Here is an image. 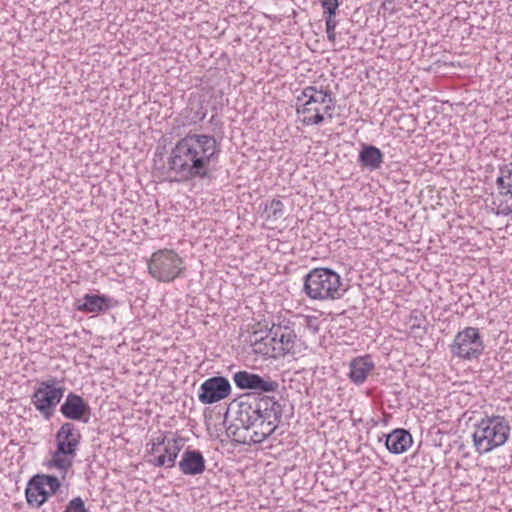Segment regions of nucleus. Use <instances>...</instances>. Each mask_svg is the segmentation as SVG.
Returning <instances> with one entry per match:
<instances>
[{"label":"nucleus","instance_id":"32","mask_svg":"<svg viewBox=\"0 0 512 512\" xmlns=\"http://www.w3.org/2000/svg\"><path fill=\"white\" fill-rule=\"evenodd\" d=\"M327 21H330V24H333V25H337L338 24V22L336 20V17L326 18L325 19V23H327Z\"/></svg>","mask_w":512,"mask_h":512},{"label":"nucleus","instance_id":"31","mask_svg":"<svg viewBox=\"0 0 512 512\" xmlns=\"http://www.w3.org/2000/svg\"><path fill=\"white\" fill-rule=\"evenodd\" d=\"M512 214V206H506L504 207L503 209L497 211V215H503V216H508Z\"/></svg>","mask_w":512,"mask_h":512},{"label":"nucleus","instance_id":"27","mask_svg":"<svg viewBox=\"0 0 512 512\" xmlns=\"http://www.w3.org/2000/svg\"><path fill=\"white\" fill-rule=\"evenodd\" d=\"M324 92H327L329 96H326L324 102L321 103L324 105L322 114H324V116L326 115L327 118L331 120L333 118L336 99L329 89H324Z\"/></svg>","mask_w":512,"mask_h":512},{"label":"nucleus","instance_id":"7","mask_svg":"<svg viewBox=\"0 0 512 512\" xmlns=\"http://www.w3.org/2000/svg\"><path fill=\"white\" fill-rule=\"evenodd\" d=\"M326 96L329 94L324 92L322 86L319 89L316 86H307L302 90L301 95L297 97L296 113L299 116L303 115L301 119L303 125H320L324 122L325 118L320 105Z\"/></svg>","mask_w":512,"mask_h":512},{"label":"nucleus","instance_id":"29","mask_svg":"<svg viewBox=\"0 0 512 512\" xmlns=\"http://www.w3.org/2000/svg\"><path fill=\"white\" fill-rule=\"evenodd\" d=\"M321 7L323 9L324 19L336 17L337 10L339 8V2H323L321 3Z\"/></svg>","mask_w":512,"mask_h":512},{"label":"nucleus","instance_id":"16","mask_svg":"<svg viewBox=\"0 0 512 512\" xmlns=\"http://www.w3.org/2000/svg\"><path fill=\"white\" fill-rule=\"evenodd\" d=\"M205 459L199 450L187 448L178 464L184 475H198L205 471Z\"/></svg>","mask_w":512,"mask_h":512},{"label":"nucleus","instance_id":"15","mask_svg":"<svg viewBox=\"0 0 512 512\" xmlns=\"http://www.w3.org/2000/svg\"><path fill=\"white\" fill-rule=\"evenodd\" d=\"M116 304L111 297L99 294H85L76 305L78 311L85 313H101L111 309Z\"/></svg>","mask_w":512,"mask_h":512},{"label":"nucleus","instance_id":"24","mask_svg":"<svg viewBox=\"0 0 512 512\" xmlns=\"http://www.w3.org/2000/svg\"><path fill=\"white\" fill-rule=\"evenodd\" d=\"M189 114L186 116L189 124H196L204 120L207 115V110L203 107L202 103L191 102L188 106Z\"/></svg>","mask_w":512,"mask_h":512},{"label":"nucleus","instance_id":"30","mask_svg":"<svg viewBox=\"0 0 512 512\" xmlns=\"http://www.w3.org/2000/svg\"><path fill=\"white\" fill-rule=\"evenodd\" d=\"M325 24H326L327 39L329 40V42L334 43L336 40L335 29H336L337 25L330 24V21H327V23H325Z\"/></svg>","mask_w":512,"mask_h":512},{"label":"nucleus","instance_id":"4","mask_svg":"<svg viewBox=\"0 0 512 512\" xmlns=\"http://www.w3.org/2000/svg\"><path fill=\"white\" fill-rule=\"evenodd\" d=\"M509 421L501 415H486L474 424L473 445L479 454L503 446L510 436Z\"/></svg>","mask_w":512,"mask_h":512},{"label":"nucleus","instance_id":"6","mask_svg":"<svg viewBox=\"0 0 512 512\" xmlns=\"http://www.w3.org/2000/svg\"><path fill=\"white\" fill-rule=\"evenodd\" d=\"M185 267L182 258L170 249L154 252L148 262L150 275L160 282H172L181 276Z\"/></svg>","mask_w":512,"mask_h":512},{"label":"nucleus","instance_id":"20","mask_svg":"<svg viewBox=\"0 0 512 512\" xmlns=\"http://www.w3.org/2000/svg\"><path fill=\"white\" fill-rule=\"evenodd\" d=\"M25 495L29 505L39 508L48 501L50 492L45 489L43 483L36 476H33L27 484Z\"/></svg>","mask_w":512,"mask_h":512},{"label":"nucleus","instance_id":"2","mask_svg":"<svg viewBox=\"0 0 512 512\" xmlns=\"http://www.w3.org/2000/svg\"><path fill=\"white\" fill-rule=\"evenodd\" d=\"M220 145L214 136L188 133L171 149L167 165L174 180L204 179L210 175L211 164L219 159Z\"/></svg>","mask_w":512,"mask_h":512},{"label":"nucleus","instance_id":"12","mask_svg":"<svg viewBox=\"0 0 512 512\" xmlns=\"http://www.w3.org/2000/svg\"><path fill=\"white\" fill-rule=\"evenodd\" d=\"M233 381L241 390H253L258 393L275 392L279 387V383L269 376L262 377L244 370L236 372Z\"/></svg>","mask_w":512,"mask_h":512},{"label":"nucleus","instance_id":"1","mask_svg":"<svg viewBox=\"0 0 512 512\" xmlns=\"http://www.w3.org/2000/svg\"><path fill=\"white\" fill-rule=\"evenodd\" d=\"M283 406L274 397L247 396L237 404L235 423L226 428L228 437L240 444H259L276 430Z\"/></svg>","mask_w":512,"mask_h":512},{"label":"nucleus","instance_id":"17","mask_svg":"<svg viewBox=\"0 0 512 512\" xmlns=\"http://www.w3.org/2000/svg\"><path fill=\"white\" fill-rule=\"evenodd\" d=\"M413 438L409 431L403 428L394 429L391 433L385 435V446L392 454H402L412 445Z\"/></svg>","mask_w":512,"mask_h":512},{"label":"nucleus","instance_id":"19","mask_svg":"<svg viewBox=\"0 0 512 512\" xmlns=\"http://www.w3.org/2000/svg\"><path fill=\"white\" fill-rule=\"evenodd\" d=\"M349 379L356 385L362 384L368 374L374 369L370 356L357 357L350 362Z\"/></svg>","mask_w":512,"mask_h":512},{"label":"nucleus","instance_id":"14","mask_svg":"<svg viewBox=\"0 0 512 512\" xmlns=\"http://www.w3.org/2000/svg\"><path fill=\"white\" fill-rule=\"evenodd\" d=\"M81 437V433L74 423L65 422L61 425L55 435L56 446L59 447L60 452L68 451L76 454Z\"/></svg>","mask_w":512,"mask_h":512},{"label":"nucleus","instance_id":"34","mask_svg":"<svg viewBox=\"0 0 512 512\" xmlns=\"http://www.w3.org/2000/svg\"><path fill=\"white\" fill-rule=\"evenodd\" d=\"M214 119H215V116H214V115H213V116H211L210 122H213V121H214Z\"/></svg>","mask_w":512,"mask_h":512},{"label":"nucleus","instance_id":"21","mask_svg":"<svg viewBox=\"0 0 512 512\" xmlns=\"http://www.w3.org/2000/svg\"><path fill=\"white\" fill-rule=\"evenodd\" d=\"M496 187L499 195L512 198V162L499 167V175L496 179Z\"/></svg>","mask_w":512,"mask_h":512},{"label":"nucleus","instance_id":"9","mask_svg":"<svg viewBox=\"0 0 512 512\" xmlns=\"http://www.w3.org/2000/svg\"><path fill=\"white\" fill-rule=\"evenodd\" d=\"M454 357L462 360L478 359L484 352L485 344L476 327H466L459 331L449 346Z\"/></svg>","mask_w":512,"mask_h":512},{"label":"nucleus","instance_id":"23","mask_svg":"<svg viewBox=\"0 0 512 512\" xmlns=\"http://www.w3.org/2000/svg\"><path fill=\"white\" fill-rule=\"evenodd\" d=\"M263 213L266 221L276 222L284 218V204L279 199H273L265 204Z\"/></svg>","mask_w":512,"mask_h":512},{"label":"nucleus","instance_id":"33","mask_svg":"<svg viewBox=\"0 0 512 512\" xmlns=\"http://www.w3.org/2000/svg\"><path fill=\"white\" fill-rule=\"evenodd\" d=\"M320 4L323 2L329 3V2H335V0H319ZM336 2H339V0H336Z\"/></svg>","mask_w":512,"mask_h":512},{"label":"nucleus","instance_id":"22","mask_svg":"<svg viewBox=\"0 0 512 512\" xmlns=\"http://www.w3.org/2000/svg\"><path fill=\"white\" fill-rule=\"evenodd\" d=\"M75 455L76 454L68 451L60 452L59 447H57L52 454L51 460L48 462V466L50 468H58L62 473V479H65L68 470L72 467L73 457Z\"/></svg>","mask_w":512,"mask_h":512},{"label":"nucleus","instance_id":"25","mask_svg":"<svg viewBox=\"0 0 512 512\" xmlns=\"http://www.w3.org/2000/svg\"><path fill=\"white\" fill-rule=\"evenodd\" d=\"M408 325L412 332L418 329H421L425 332L427 319L422 311L415 309L410 313Z\"/></svg>","mask_w":512,"mask_h":512},{"label":"nucleus","instance_id":"3","mask_svg":"<svg viewBox=\"0 0 512 512\" xmlns=\"http://www.w3.org/2000/svg\"><path fill=\"white\" fill-rule=\"evenodd\" d=\"M302 292L311 300L327 301L340 299L346 289L337 272L331 268L318 267L304 276Z\"/></svg>","mask_w":512,"mask_h":512},{"label":"nucleus","instance_id":"26","mask_svg":"<svg viewBox=\"0 0 512 512\" xmlns=\"http://www.w3.org/2000/svg\"><path fill=\"white\" fill-rule=\"evenodd\" d=\"M36 478L43 483L44 487H48L50 492V496L55 494L61 487V483L58 479V477L54 475H47V474H37L35 475Z\"/></svg>","mask_w":512,"mask_h":512},{"label":"nucleus","instance_id":"28","mask_svg":"<svg viewBox=\"0 0 512 512\" xmlns=\"http://www.w3.org/2000/svg\"><path fill=\"white\" fill-rule=\"evenodd\" d=\"M63 512H89V510L86 508L84 500L77 496L68 502Z\"/></svg>","mask_w":512,"mask_h":512},{"label":"nucleus","instance_id":"13","mask_svg":"<svg viewBox=\"0 0 512 512\" xmlns=\"http://www.w3.org/2000/svg\"><path fill=\"white\" fill-rule=\"evenodd\" d=\"M61 414L68 420L79 421L87 424L91 418V408L89 404L78 394L70 392L62 405Z\"/></svg>","mask_w":512,"mask_h":512},{"label":"nucleus","instance_id":"8","mask_svg":"<svg viewBox=\"0 0 512 512\" xmlns=\"http://www.w3.org/2000/svg\"><path fill=\"white\" fill-rule=\"evenodd\" d=\"M184 446V440L177 438L172 432L160 433L153 439L148 462L157 467L172 468Z\"/></svg>","mask_w":512,"mask_h":512},{"label":"nucleus","instance_id":"10","mask_svg":"<svg viewBox=\"0 0 512 512\" xmlns=\"http://www.w3.org/2000/svg\"><path fill=\"white\" fill-rule=\"evenodd\" d=\"M64 391V387L56 386L55 378L41 381L31 396V402L45 420H50L64 396Z\"/></svg>","mask_w":512,"mask_h":512},{"label":"nucleus","instance_id":"11","mask_svg":"<svg viewBox=\"0 0 512 512\" xmlns=\"http://www.w3.org/2000/svg\"><path fill=\"white\" fill-rule=\"evenodd\" d=\"M231 392L232 387L226 377L213 376L200 385L198 400L204 405H211L226 399Z\"/></svg>","mask_w":512,"mask_h":512},{"label":"nucleus","instance_id":"5","mask_svg":"<svg viewBox=\"0 0 512 512\" xmlns=\"http://www.w3.org/2000/svg\"><path fill=\"white\" fill-rule=\"evenodd\" d=\"M293 326L294 323L290 320L280 319L279 317L278 322H274L269 329L268 337H270V341L273 344L272 351L270 352L267 347L262 348V343L260 342H256L253 345V351L275 358L287 354L294 355L298 339Z\"/></svg>","mask_w":512,"mask_h":512},{"label":"nucleus","instance_id":"18","mask_svg":"<svg viewBox=\"0 0 512 512\" xmlns=\"http://www.w3.org/2000/svg\"><path fill=\"white\" fill-rule=\"evenodd\" d=\"M383 158L384 155L378 147L363 144L358 155V163L362 168L368 169L369 171H375L381 167Z\"/></svg>","mask_w":512,"mask_h":512}]
</instances>
